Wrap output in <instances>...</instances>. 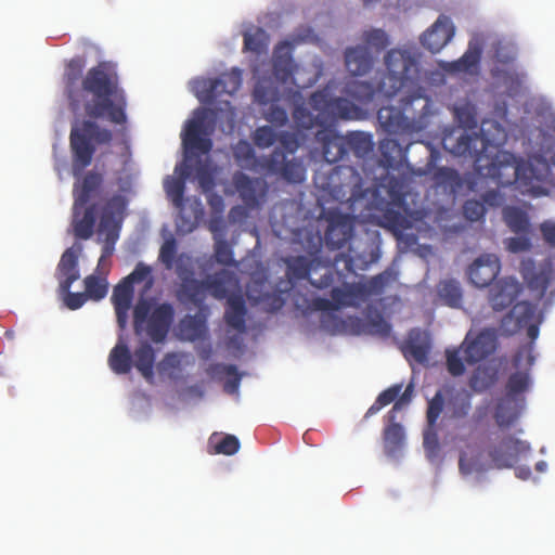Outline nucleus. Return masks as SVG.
<instances>
[{
  "mask_svg": "<svg viewBox=\"0 0 555 555\" xmlns=\"http://www.w3.org/2000/svg\"><path fill=\"white\" fill-rule=\"evenodd\" d=\"M253 140L259 149H268L278 140V133L271 126H261L255 130Z\"/></svg>",
  "mask_w": 555,
  "mask_h": 555,
  "instance_id": "56",
  "label": "nucleus"
},
{
  "mask_svg": "<svg viewBox=\"0 0 555 555\" xmlns=\"http://www.w3.org/2000/svg\"><path fill=\"white\" fill-rule=\"evenodd\" d=\"M279 95L278 88L272 87L271 81L267 79L259 80L254 89V98L258 104L266 105L272 102L264 113V118L276 127H283L288 122V115L285 108L274 103Z\"/></svg>",
  "mask_w": 555,
  "mask_h": 555,
  "instance_id": "16",
  "label": "nucleus"
},
{
  "mask_svg": "<svg viewBox=\"0 0 555 555\" xmlns=\"http://www.w3.org/2000/svg\"><path fill=\"white\" fill-rule=\"evenodd\" d=\"M400 209L388 204L379 217V224L392 232L398 240L402 237L403 231L411 227L410 220Z\"/></svg>",
  "mask_w": 555,
  "mask_h": 555,
  "instance_id": "35",
  "label": "nucleus"
},
{
  "mask_svg": "<svg viewBox=\"0 0 555 555\" xmlns=\"http://www.w3.org/2000/svg\"><path fill=\"white\" fill-rule=\"evenodd\" d=\"M498 346V333L495 328L487 327L470 338L468 333L462 344L464 359L468 364H475L492 354Z\"/></svg>",
  "mask_w": 555,
  "mask_h": 555,
  "instance_id": "14",
  "label": "nucleus"
},
{
  "mask_svg": "<svg viewBox=\"0 0 555 555\" xmlns=\"http://www.w3.org/2000/svg\"><path fill=\"white\" fill-rule=\"evenodd\" d=\"M292 50L293 47L287 41L275 47L272 59L273 75L283 85L291 82L298 86L293 79L294 74L298 70V65L294 62Z\"/></svg>",
  "mask_w": 555,
  "mask_h": 555,
  "instance_id": "22",
  "label": "nucleus"
},
{
  "mask_svg": "<svg viewBox=\"0 0 555 555\" xmlns=\"http://www.w3.org/2000/svg\"><path fill=\"white\" fill-rule=\"evenodd\" d=\"M103 182L101 173L95 171L87 172L80 181L74 184V197H75V211L79 214V209L83 208L94 193L99 190Z\"/></svg>",
  "mask_w": 555,
  "mask_h": 555,
  "instance_id": "27",
  "label": "nucleus"
},
{
  "mask_svg": "<svg viewBox=\"0 0 555 555\" xmlns=\"http://www.w3.org/2000/svg\"><path fill=\"white\" fill-rule=\"evenodd\" d=\"M346 93L361 104H367L376 95L384 96L379 91V81L376 85L360 80L349 81L346 85Z\"/></svg>",
  "mask_w": 555,
  "mask_h": 555,
  "instance_id": "40",
  "label": "nucleus"
},
{
  "mask_svg": "<svg viewBox=\"0 0 555 555\" xmlns=\"http://www.w3.org/2000/svg\"><path fill=\"white\" fill-rule=\"evenodd\" d=\"M434 186L442 189L444 193L454 194L463 185V181L459 172L449 167H439L433 173Z\"/></svg>",
  "mask_w": 555,
  "mask_h": 555,
  "instance_id": "38",
  "label": "nucleus"
},
{
  "mask_svg": "<svg viewBox=\"0 0 555 555\" xmlns=\"http://www.w3.org/2000/svg\"><path fill=\"white\" fill-rule=\"evenodd\" d=\"M175 319V309L171 304L154 305L141 298L133 308V328L137 335L145 330L152 341L159 344L167 337Z\"/></svg>",
  "mask_w": 555,
  "mask_h": 555,
  "instance_id": "9",
  "label": "nucleus"
},
{
  "mask_svg": "<svg viewBox=\"0 0 555 555\" xmlns=\"http://www.w3.org/2000/svg\"><path fill=\"white\" fill-rule=\"evenodd\" d=\"M424 448L428 456H436L439 451V440L436 426L427 425L424 430Z\"/></svg>",
  "mask_w": 555,
  "mask_h": 555,
  "instance_id": "64",
  "label": "nucleus"
},
{
  "mask_svg": "<svg viewBox=\"0 0 555 555\" xmlns=\"http://www.w3.org/2000/svg\"><path fill=\"white\" fill-rule=\"evenodd\" d=\"M363 331L369 334L387 337L391 332V325L380 314H376L365 322Z\"/></svg>",
  "mask_w": 555,
  "mask_h": 555,
  "instance_id": "58",
  "label": "nucleus"
},
{
  "mask_svg": "<svg viewBox=\"0 0 555 555\" xmlns=\"http://www.w3.org/2000/svg\"><path fill=\"white\" fill-rule=\"evenodd\" d=\"M519 285L514 280H501L489 291V302L493 310L502 311L508 308L519 294Z\"/></svg>",
  "mask_w": 555,
  "mask_h": 555,
  "instance_id": "25",
  "label": "nucleus"
},
{
  "mask_svg": "<svg viewBox=\"0 0 555 555\" xmlns=\"http://www.w3.org/2000/svg\"><path fill=\"white\" fill-rule=\"evenodd\" d=\"M461 349L447 350V369L452 376H461L465 372L464 362L460 356Z\"/></svg>",
  "mask_w": 555,
  "mask_h": 555,
  "instance_id": "62",
  "label": "nucleus"
},
{
  "mask_svg": "<svg viewBox=\"0 0 555 555\" xmlns=\"http://www.w3.org/2000/svg\"><path fill=\"white\" fill-rule=\"evenodd\" d=\"M75 210V207L73 208ZM95 224V206L90 205L79 209V214L76 215L74 211V232L76 237L81 240H88L93 234V228Z\"/></svg>",
  "mask_w": 555,
  "mask_h": 555,
  "instance_id": "37",
  "label": "nucleus"
},
{
  "mask_svg": "<svg viewBox=\"0 0 555 555\" xmlns=\"http://www.w3.org/2000/svg\"><path fill=\"white\" fill-rule=\"evenodd\" d=\"M453 115L459 125L464 129L473 130L478 126L477 108L466 101L462 104L453 106Z\"/></svg>",
  "mask_w": 555,
  "mask_h": 555,
  "instance_id": "49",
  "label": "nucleus"
},
{
  "mask_svg": "<svg viewBox=\"0 0 555 555\" xmlns=\"http://www.w3.org/2000/svg\"><path fill=\"white\" fill-rule=\"evenodd\" d=\"M429 107L430 100L421 93H415L403 98L400 107H380L377 119L390 134L420 132L427 126Z\"/></svg>",
  "mask_w": 555,
  "mask_h": 555,
  "instance_id": "7",
  "label": "nucleus"
},
{
  "mask_svg": "<svg viewBox=\"0 0 555 555\" xmlns=\"http://www.w3.org/2000/svg\"><path fill=\"white\" fill-rule=\"evenodd\" d=\"M529 451V443L508 436L499 443L489 444L483 451L478 450L476 453L468 447V450H464L460 454L459 468L461 474L470 475L490 468L512 467L519 455Z\"/></svg>",
  "mask_w": 555,
  "mask_h": 555,
  "instance_id": "5",
  "label": "nucleus"
},
{
  "mask_svg": "<svg viewBox=\"0 0 555 555\" xmlns=\"http://www.w3.org/2000/svg\"><path fill=\"white\" fill-rule=\"evenodd\" d=\"M444 398L441 390H438L435 396L428 401L426 418L427 425L436 426L440 414L443 411Z\"/></svg>",
  "mask_w": 555,
  "mask_h": 555,
  "instance_id": "57",
  "label": "nucleus"
},
{
  "mask_svg": "<svg viewBox=\"0 0 555 555\" xmlns=\"http://www.w3.org/2000/svg\"><path fill=\"white\" fill-rule=\"evenodd\" d=\"M430 344L427 335L418 328L410 331L405 343L402 346V352L408 360H414L420 364L428 361Z\"/></svg>",
  "mask_w": 555,
  "mask_h": 555,
  "instance_id": "26",
  "label": "nucleus"
},
{
  "mask_svg": "<svg viewBox=\"0 0 555 555\" xmlns=\"http://www.w3.org/2000/svg\"><path fill=\"white\" fill-rule=\"evenodd\" d=\"M318 190L320 218L327 222L324 240L330 249H340L353 236L356 205L366 191L361 175L352 166L319 169L313 177Z\"/></svg>",
  "mask_w": 555,
  "mask_h": 555,
  "instance_id": "2",
  "label": "nucleus"
},
{
  "mask_svg": "<svg viewBox=\"0 0 555 555\" xmlns=\"http://www.w3.org/2000/svg\"><path fill=\"white\" fill-rule=\"evenodd\" d=\"M247 308L244 297L241 294H232L228 297L224 311L225 324L237 333L246 332Z\"/></svg>",
  "mask_w": 555,
  "mask_h": 555,
  "instance_id": "28",
  "label": "nucleus"
},
{
  "mask_svg": "<svg viewBox=\"0 0 555 555\" xmlns=\"http://www.w3.org/2000/svg\"><path fill=\"white\" fill-rule=\"evenodd\" d=\"M240 441L233 435H225L220 441L214 443L215 454L233 455L240 449Z\"/></svg>",
  "mask_w": 555,
  "mask_h": 555,
  "instance_id": "61",
  "label": "nucleus"
},
{
  "mask_svg": "<svg viewBox=\"0 0 555 555\" xmlns=\"http://www.w3.org/2000/svg\"><path fill=\"white\" fill-rule=\"evenodd\" d=\"M319 267V263L314 266V261L310 260L306 256L293 257L287 261V276L291 281L304 280L308 278L311 285L323 289L333 283V274L328 268L322 267L321 269H323L324 272L320 275L319 280L310 278V273H317Z\"/></svg>",
  "mask_w": 555,
  "mask_h": 555,
  "instance_id": "18",
  "label": "nucleus"
},
{
  "mask_svg": "<svg viewBox=\"0 0 555 555\" xmlns=\"http://www.w3.org/2000/svg\"><path fill=\"white\" fill-rule=\"evenodd\" d=\"M313 115L304 104L295 105L293 119L305 130L320 127L315 140L322 145L324 159L328 164L341 160L348 155L345 135L336 132L334 127L339 120H357L362 116L361 108L346 98L334 96L327 88L314 91L309 98Z\"/></svg>",
  "mask_w": 555,
  "mask_h": 555,
  "instance_id": "3",
  "label": "nucleus"
},
{
  "mask_svg": "<svg viewBox=\"0 0 555 555\" xmlns=\"http://www.w3.org/2000/svg\"><path fill=\"white\" fill-rule=\"evenodd\" d=\"M345 64L352 76H362L373 66V56L366 47L348 48L345 52Z\"/></svg>",
  "mask_w": 555,
  "mask_h": 555,
  "instance_id": "31",
  "label": "nucleus"
},
{
  "mask_svg": "<svg viewBox=\"0 0 555 555\" xmlns=\"http://www.w3.org/2000/svg\"><path fill=\"white\" fill-rule=\"evenodd\" d=\"M134 289L124 281L114 287L112 302L115 308L117 324L125 330L128 323V312L131 308Z\"/></svg>",
  "mask_w": 555,
  "mask_h": 555,
  "instance_id": "29",
  "label": "nucleus"
},
{
  "mask_svg": "<svg viewBox=\"0 0 555 555\" xmlns=\"http://www.w3.org/2000/svg\"><path fill=\"white\" fill-rule=\"evenodd\" d=\"M211 374H225L229 376L224 383V390L228 393H235L238 391L241 375L234 364L216 363L209 367Z\"/></svg>",
  "mask_w": 555,
  "mask_h": 555,
  "instance_id": "52",
  "label": "nucleus"
},
{
  "mask_svg": "<svg viewBox=\"0 0 555 555\" xmlns=\"http://www.w3.org/2000/svg\"><path fill=\"white\" fill-rule=\"evenodd\" d=\"M261 171L268 176H276L289 183H301L305 180L306 167L298 158L288 159L284 151L275 147L268 156H262Z\"/></svg>",
  "mask_w": 555,
  "mask_h": 555,
  "instance_id": "12",
  "label": "nucleus"
},
{
  "mask_svg": "<svg viewBox=\"0 0 555 555\" xmlns=\"http://www.w3.org/2000/svg\"><path fill=\"white\" fill-rule=\"evenodd\" d=\"M86 61L82 56L70 59L63 80L69 108L83 112L87 119L73 124L69 133L72 169L75 177L91 165L96 149L109 146L114 134L98 120L114 125L127 124V95L120 87L117 65L111 61L99 62L82 76Z\"/></svg>",
  "mask_w": 555,
  "mask_h": 555,
  "instance_id": "1",
  "label": "nucleus"
},
{
  "mask_svg": "<svg viewBox=\"0 0 555 555\" xmlns=\"http://www.w3.org/2000/svg\"><path fill=\"white\" fill-rule=\"evenodd\" d=\"M454 36V26L447 16H439L435 24L421 37L425 49L431 53L439 52Z\"/></svg>",
  "mask_w": 555,
  "mask_h": 555,
  "instance_id": "24",
  "label": "nucleus"
},
{
  "mask_svg": "<svg viewBox=\"0 0 555 555\" xmlns=\"http://www.w3.org/2000/svg\"><path fill=\"white\" fill-rule=\"evenodd\" d=\"M216 261L223 266H231L234 262L233 250L224 240H218L215 244Z\"/></svg>",
  "mask_w": 555,
  "mask_h": 555,
  "instance_id": "63",
  "label": "nucleus"
},
{
  "mask_svg": "<svg viewBox=\"0 0 555 555\" xmlns=\"http://www.w3.org/2000/svg\"><path fill=\"white\" fill-rule=\"evenodd\" d=\"M233 184L242 201L249 208L259 207L267 196L268 184L261 178H250L243 172H236L233 177Z\"/></svg>",
  "mask_w": 555,
  "mask_h": 555,
  "instance_id": "19",
  "label": "nucleus"
},
{
  "mask_svg": "<svg viewBox=\"0 0 555 555\" xmlns=\"http://www.w3.org/2000/svg\"><path fill=\"white\" fill-rule=\"evenodd\" d=\"M386 73L379 79V91L385 98H392L406 88L413 89L418 79L416 59L406 50L392 49L385 55Z\"/></svg>",
  "mask_w": 555,
  "mask_h": 555,
  "instance_id": "8",
  "label": "nucleus"
},
{
  "mask_svg": "<svg viewBox=\"0 0 555 555\" xmlns=\"http://www.w3.org/2000/svg\"><path fill=\"white\" fill-rule=\"evenodd\" d=\"M178 297L180 300L191 302L195 306L202 305L206 297L205 281H198L193 278L183 279L178 291Z\"/></svg>",
  "mask_w": 555,
  "mask_h": 555,
  "instance_id": "39",
  "label": "nucleus"
},
{
  "mask_svg": "<svg viewBox=\"0 0 555 555\" xmlns=\"http://www.w3.org/2000/svg\"><path fill=\"white\" fill-rule=\"evenodd\" d=\"M520 273L528 287L541 292L542 295L547 289L552 279L551 270L545 268L538 270L532 259L521 261Z\"/></svg>",
  "mask_w": 555,
  "mask_h": 555,
  "instance_id": "30",
  "label": "nucleus"
},
{
  "mask_svg": "<svg viewBox=\"0 0 555 555\" xmlns=\"http://www.w3.org/2000/svg\"><path fill=\"white\" fill-rule=\"evenodd\" d=\"M133 365L141 373V375L147 380L152 382L154 378V363L155 352L153 347L149 343H142L132 356Z\"/></svg>",
  "mask_w": 555,
  "mask_h": 555,
  "instance_id": "36",
  "label": "nucleus"
},
{
  "mask_svg": "<svg viewBox=\"0 0 555 555\" xmlns=\"http://www.w3.org/2000/svg\"><path fill=\"white\" fill-rule=\"evenodd\" d=\"M108 365L115 374L124 375L130 373L133 366L132 354L122 338H119L111 350L108 354Z\"/></svg>",
  "mask_w": 555,
  "mask_h": 555,
  "instance_id": "34",
  "label": "nucleus"
},
{
  "mask_svg": "<svg viewBox=\"0 0 555 555\" xmlns=\"http://www.w3.org/2000/svg\"><path fill=\"white\" fill-rule=\"evenodd\" d=\"M367 300V289L364 284H346L343 287H334L331 291V299L315 297L311 301V309L315 311H323L321 317V326L331 334L345 333L348 323L361 325L359 318H349L343 320L331 311L339 310L344 307L359 308L364 301Z\"/></svg>",
  "mask_w": 555,
  "mask_h": 555,
  "instance_id": "6",
  "label": "nucleus"
},
{
  "mask_svg": "<svg viewBox=\"0 0 555 555\" xmlns=\"http://www.w3.org/2000/svg\"><path fill=\"white\" fill-rule=\"evenodd\" d=\"M241 83V75L237 70L222 74L214 79H202L197 82V98L201 102L210 104L222 94H234L240 89Z\"/></svg>",
  "mask_w": 555,
  "mask_h": 555,
  "instance_id": "15",
  "label": "nucleus"
},
{
  "mask_svg": "<svg viewBox=\"0 0 555 555\" xmlns=\"http://www.w3.org/2000/svg\"><path fill=\"white\" fill-rule=\"evenodd\" d=\"M151 274V267L143 262H139L135 266L134 270L129 275H127L122 281L133 287L135 283H141L145 280H149L147 286L150 287L153 283Z\"/></svg>",
  "mask_w": 555,
  "mask_h": 555,
  "instance_id": "59",
  "label": "nucleus"
},
{
  "mask_svg": "<svg viewBox=\"0 0 555 555\" xmlns=\"http://www.w3.org/2000/svg\"><path fill=\"white\" fill-rule=\"evenodd\" d=\"M380 164L386 169L395 168L402 158L403 150L395 139H384L379 142Z\"/></svg>",
  "mask_w": 555,
  "mask_h": 555,
  "instance_id": "45",
  "label": "nucleus"
},
{
  "mask_svg": "<svg viewBox=\"0 0 555 555\" xmlns=\"http://www.w3.org/2000/svg\"><path fill=\"white\" fill-rule=\"evenodd\" d=\"M512 318H515L517 328H524L526 324L541 320L537 306L528 301L517 302L511 313L503 319V322Z\"/></svg>",
  "mask_w": 555,
  "mask_h": 555,
  "instance_id": "42",
  "label": "nucleus"
},
{
  "mask_svg": "<svg viewBox=\"0 0 555 555\" xmlns=\"http://www.w3.org/2000/svg\"><path fill=\"white\" fill-rule=\"evenodd\" d=\"M532 345L526 344L517 350L513 358V365L518 371L511 374L506 383L505 397L517 399L518 395L526 392L530 387L529 371L534 363Z\"/></svg>",
  "mask_w": 555,
  "mask_h": 555,
  "instance_id": "13",
  "label": "nucleus"
},
{
  "mask_svg": "<svg viewBox=\"0 0 555 555\" xmlns=\"http://www.w3.org/2000/svg\"><path fill=\"white\" fill-rule=\"evenodd\" d=\"M522 402L524 399L519 401L518 399L509 397H503L500 399L494 412L496 425L500 428L511 427L519 417L520 410L522 409Z\"/></svg>",
  "mask_w": 555,
  "mask_h": 555,
  "instance_id": "33",
  "label": "nucleus"
},
{
  "mask_svg": "<svg viewBox=\"0 0 555 555\" xmlns=\"http://www.w3.org/2000/svg\"><path fill=\"white\" fill-rule=\"evenodd\" d=\"M481 56V49L472 42L467 51L456 61L446 62L441 67L451 74L466 73L474 74L477 72Z\"/></svg>",
  "mask_w": 555,
  "mask_h": 555,
  "instance_id": "32",
  "label": "nucleus"
},
{
  "mask_svg": "<svg viewBox=\"0 0 555 555\" xmlns=\"http://www.w3.org/2000/svg\"><path fill=\"white\" fill-rule=\"evenodd\" d=\"M180 332L190 341L204 337L206 333L205 321L196 315H186L180 321Z\"/></svg>",
  "mask_w": 555,
  "mask_h": 555,
  "instance_id": "50",
  "label": "nucleus"
},
{
  "mask_svg": "<svg viewBox=\"0 0 555 555\" xmlns=\"http://www.w3.org/2000/svg\"><path fill=\"white\" fill-rule=\"evenodd\" d=\"M487 212L485 203L477 199H467L463 205V215L469 221H479Z\"/></svg>",
  "mask_w": 555,
  "mask_h": 555,
  "instance_id": "60",
  "label": "nucleus"
},
{
  "mask_svg": "<svg viewBox=\"0 0 555 555\" xmlns=\"http://www.w3.org/2000/svg\"><path fill=\"white\" fill-rule=\"evenodd\" d=\"M396 280V275L391 271H384L373 276L367 284H364L367 289V297L370 295H379L384 292L385 287Z\"/></svg>",
  "mask_w": 555,
  "mask_h": 555,
  "instance_id": "55",
  "label": "nucleus"
},
{
  "mask_svg": "<svg viewBox=\"0 0 555 555\" xmlns=\"http://www.w3.org/2000/svg\"><path fill=\"white\" fill-rule=\"evenodd\" d=\"M389 420L390 424L384 429V448L388 455H393L403 446L404 429L400 424L395 423V420Z\"/></svg>",
  "mask_w": 555,
  "mask_h": 555,
  "instance_id": "46",
  "label": "nucleus"
},
{
  "mask_svg": "<svg viewBox=\"0 0 555 555\" xmlns=\"http://www.w3.org/2000/svg\"><path fill=\"white\" fill-rule=\"evenodd\" d=\"M503 220L516 234H526L530 230L528 214L516 206H505L502 210Z\"/></svg>",
  "mask_w": 555,
  "mask_h": 555,
  "instance_id": "41",
  "label": "nucleus"
},
{
  "mask_svg": "<svg viewBox=\"0 0 555 555\" xmlns=\"http://www.w3.org/2000/svg\"><path fill=\"white\" fill-rule=\"evenodd\" d=\"M506 140L505 129L495 120H482L480 134L462 133L456 141L451 144L452 138L443 139L444 149L449 150L455 156H469L474 158L476 167L487 169V176L496 181L500 186H515L514 177H508L509 170L503 168L505 164L501 159L503 151L498 150L494 157L483 164L488 157L486 152L489 146L498 147Z\"/></svg>",
  "mask_w": 555,
  "mask_h": 555,
  "instance_id": "4",
  "label": "nucleus"
},
{
  "mask_svg": "<svg viewBox=\"0 0 555 555\" xmlns=\"http://www.w3.org/2000/svg\"><path fill=\"white\" fill-rule=\"evenodd\" d=\"M236 162L246 168L259 169L261 171V158H258L250 143L245 140L238 141L233 150Z\"/></svg>",
  "mask_w": 555,
  "mask_h": 555,
  "instance_id": "48",
  "label": "nucleus"
},
{
  "mask_svg": "<svg viewBox=\"0 0 555 555\" xmlns=\"http://www.w3.org/2000/svg\"><path fill=\"white\" fill-rule=\"evenodd\" d=\"M214 129L215 112L208 108L195 109L193 118L186 121L181 134L186 159L195 152L208 154L211 151L212 141L209 135Z\"/></svg>",
  "mask_w": 555,
  "mask_h": 555,
  "instance_id": "10",
  "label": "nucleus"
},
{
  "mask_svg": "<svg viewBox=\"0 0 555 555\" xmlns=\"http://www.w3.org/2000/svg\"><path fill=\"white\" fill-rule=\"evenodd\" d=\"M503 168L509 170L508 177H514L515 189L522 194H538L535 192V173L533 167L522 158H517L509 152H502Z\"/></svg>",
  "mask_w": 555,
  "mask_h": 555,
  "instance_id": "17",
  "label": "nucleus"
},
{
  "mask_svg": "<svg viewBox=\"0 0 555 555\" xmlns=\"http://www.w3.org/2000/svg\"><path fill=\"white\" fill-rule=\"evenodd\" d=\"M85 294L88 299L99 301L107 295L108 282L105 278L91 274L85 278Z\"/></svg>",
  "mask_w": 555,
  "mask_h": 555,
  "instance_id": "53",
  "label": "nucleus"
},
{
  "mask_svg": "<svg viewBox=\"0 0 555 555\" xmlns=\"http://www.w3.org/2000/svg\"><path fill=\"white\" fill-rule=\"evenodd\" d=\"M176 172L179 173V178H168L165 181V190L167 195L170 197L173 206L179 209V220H177V227L183 232H191L195 227V221L198 216L203 212L201 203L195 201L196 207L193 209L194 221L185 218V204H184V191H185V179L191 175V166L186 163L176 167Z\"/></svg>",
  "mask_w": 555,
  "mask_h": 555,
  "instance_id": "11",
  "label": "nucleus"
},
{
  "mask_svg": "<svg viewBox=\"0 0 555 555\" xmlns=\"http://www.w3.org/2000/svg\"><path fill=\"white\" fill-rule=\"evenodd\" d=\"M80 253V246H72L61 256L55 271V278L59 282L57 292H67L73 283L80 279L78 266Z\"/></svg>",
  "mask_w": 555,
  "mask_h": 555,
  "instance_id": "21",
  "label": "nucleus"
},
{
  "mask_svg": "<svg viewBox=\"0 0 555 555\" xmlns=\"http://www.w3.org/2000/svg\"><path fill=\"white\" fill-rule=\"evenodd\" d=\"M348 154L352 152L357 157L364 158L373 151L371 134L361 131L349 132L345 135Z\"/></svg>",
  "mask_w": 555,
  "mask_h": 555,
  "instance_id": "43",
  "label": "nucleus"
},
{
  "mask_svg": "<svg viewBox=\"0 0 555 555\" xmlns=\"http://www.w3.org/2000/svg\"><path fill=\"white\" fill-rule=\"evenodd\" d=\"M387 190V195L389 197V205L396 206L397 208H402L404 212L408 211L406 205V185L403 179L398 177H389L386 179V184L384 185Z\"/></svg>",
  "mask_w": 555,
  "mask_h": 555,
  "instance_id": "44",
  "label": "nucleus"
},
{
  "mask_svg": "<svg viewBox=\"0 0 555 555\" xmlns=\"http://www.w3.org/2000/svg\"><path fill=\"white\" fill-rule=\"evenodd\" d=\"M269 37L267 33L257 27L251 31L244 34V50L250 51L257 55L264 53L268 49Z\"/></svg>",
  "mask_w": 555,
  "mask_h": 555,
  "instance_id": "51",
  "label": "nucleus"
},
{
  "mask_svg": "<svg viewBox=\"0 0 555 555\" xmlns=\"http://www.w3.org/2000/svg\"><path fill=\"white\" fill-rule=\"evenodd\" d=\"M126 208L127 199L122 195L116 194L107 199L103 207L98 229L100 238L106 230H113V235L116 234V231L120 230Z\"/></svg>",
  "mask_w": 555,
  "mask_h": 555,
  "instance_id": "23",
  "label": "nucleus"
},
{
  "mask_svg": "<svg viewBox=\"0 0 555 555\" xmlns=\"http://www.w3.org/2000/svg\"><path fill=\"white\" fill-rule=\"evenodd\" d=\"M500 271L499 257L493 254H483L469 266L468 278L476 287L483 288L496 279Z\"/></svg>",
  "mask_w": 555,
  "mask_h": 555,
  "instance_id": "20",
  "label": "nucleus"
},
{
  "mask_svg": "<svg viewBox=\"0 0 555 555\" xmlns=\"http://www.w3.org/2000/svg\"><path fill=\"white\" fill-rule=\"evenodd\" d=\"M449 408L453 418L466 417L472 409L470 395L457 393L450 400Z\"/></svg>",
  "mask_w": 555,
  "mask_h": 555,
  "instance_id": "54",
  "label": "nucleus"
},
{
  "mask_svg": "<svg viewBox=\"0 0 555 555\" xmlns=\"http://www.w3.org/2000/svg\"><path fill=\"white\" fill-rule=\"evenodd\" d=\"M439 298L449 307L457 308L462 302V288L455 280L441 281L437 286Z\"/></svg>",
  "mask_w": 555,
  "mask_h": 555,
  "instance_id": "47",
  "label": "nucleus"
}]
</instances>
